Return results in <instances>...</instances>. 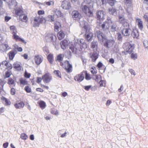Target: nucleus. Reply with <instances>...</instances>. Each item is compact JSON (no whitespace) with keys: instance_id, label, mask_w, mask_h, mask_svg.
<instances>
[{"instance_id":"obj_1","label":"nucleus","mask_w":148,"mask_h":148,"mask_svg":"<svg viewBox=\"0 0 148 148\" xmlns=\"http://www.w3.org/2000/svg\"><path fill=\"white\" fill-rule=\"evenodd\" d=\"M78 42H76L74 43V45H72L70 47L69 49L71 50L75 54L79 53L82 48H87V45L84 42V40L81 39Z\"/></svg>"},{"instance_id":"obj_2","label":"nucleus","mask_w":148,"mask_h":148,"mask_svg":"<svg viewBox=\"0 0 148 148\" xmlns=\"http://www.w3.org/2000/svg\"><path fill=\"white\" fill-rule=\"evenodd\" d=\"M80 23V25L82 24L84 25L83 27H84L86 31L85 34V37L86 39L88 41H91L93 37V34L90 31V29L88 23L84 21L81 23Z\"/></svg>"},{"instance_id":"obj_3","label":"nucleus","mask_w":148,"mask_h":148,"mask_svg":"<svg viewBox=\"0 0 148 148\" xmlns=\"http://www.w3.org/2000/svg\"><path fill=\"white\" fill-rule=\"evenodd\" d=\"M134 44H130L129 42H127L125 43L123 45V47L126 51V52L123 51L122 53H124L125 55L127 54L126 53H128L129 54L131 53L134 49Z\"/></svg>"},{"instance_id":"obj_4","label":"nucleus","mask_w":148,"mask_h":148,"mask_svg":"<svg viewBox=\"0 0 148 148\" xmlns=\"http://www.w3.org/2000/svg\"><path fill=\"white\" fill-rule=\"evenodd\" d=\"M111 23H112V20L110 17H108L106 21L101 25V27L103 31L106 32H108Z\"/></svg>"},{"instance_id":"obj_5","label":"nucleus","mask_w":148,"mask_h":148,"mask_svg":"<svg viewBox=\"0 0 148 148\" xmlns=\"http://www.w3.org/2000/svg\"><path fill=\"white\" fill-rule=\"evenodd\" d=\"M10 28L11 32L13 34V36L14 38L16 40H18L19 41H21L23 43L25 44L26 42L22 38H20L18 36L16 35L17 33L16 28L14 26H11L10 27Z\"/></svg>"},{"instance_id":"obj_6","label":"nucleus","mask_w":148,"mask_h":148,"mask_svg":"<svg viewBox=\"0 0 148 148\" xmlns=\"http://www.w3.org/2000/svg\"><path fill=\"white\" fill-rule=\"evenodd\" d=\"M81 7L83 12L87 16L90 17L93 16L92 12L91 11L88 5H84L82 3Z\"/></svg>"},{"instance_id":"obj_7","label":"nucleus","mask_w":148,"mask_h":148,"mask_svg":"<svg viewBox=\"0 0 148 148\" xmlns=\"http://www.w3.org/2000/svg\"><path fill=\"white\" fill-rule=\"evenodd\" d=\"M45 39L47 42H53V45H55L56 43L54 41L56 40V37L53 34L51 33L47 34L45 37Z\"/></svg>"},{"instance_id":"obj_8","label":"nucleus","mask_w":148,"mask_h":148,"mask_svg":"<svg viewBox=\"0 0 148 148\" xmlns=\"http://www.w3.org/2000/svg\"><path fill=\"white\" fill-rule=\"evenodd\" d=\"M64 63L67 66H63V67L65 69L67 73H71L73 69L72 64L68 61H66Z\"/></svg>"},{"instance_id":"obj_9","label":"nucleus","mask_w":148,"mask_h":148,"mask_svg":"<svg viewBox=\"0 0 148 148\" xmlns=\"http://www.w3.org/2000/svg\"><path fill=\"white\" fill-rule=\"evenodd\" d=\"M119 21L121 23L124 27H127L129 23L127 22V20L123 16L119 15Z\"/></svg>"},{"instance_id":"obj_10","label":"nucleus","mask_w":148,"mask_h":148,"mask_svg":"<svg viewBox=\"0 0 148 148\" xmlns=\"http://www.w3.org/2000/svg\"><path fill=\"white\" fill-rule=\"evenodd\" d=\"M104 42V46L107 48H109L111 47L114 42L113 40L105 39Z\"/></svg>"},{"instance_id":"obj_11","label":"nucleus","mask_w":148,"mask_h":148,"mask_svg":"<svg viewBox=\"0 0 148 148\" xmlns=\"http://www.w3.org/2000/svg\"><path fill=\"white\" fill-rule=\"evenodd\" d=\"M42 79L45 83H48L52 79V77L49 73H46L42 77Z\"/></svg>"},{"instance_id":"obj_12","label":"nucleus","mask_w":148,"mask_h":148,"mask_svg":"<svg viewBox=\"0 0 148 148\" xmlns=\"http://www.w3.org/2000/svg\"><path fill=\"white\" fill-rule=\"evenodd\" d=\"M104 12L102 10H99L96 13V17L97 20L103 21L104 18Z\"/></svg>"},{"instance_id":"obj_13","label":"nucleus","mask_w":148,"mask_h":148,"mask_svg":"<svg viewBox=\"0 0 148 148\" xmlns=\"http://www.w3.org/2000/svg\"><path fill=\"white\" fill-rule=\"evenodd\" d=\"M96 35L97 36L99 40L100 41L103 42L106 39L104 35L100 31L96 32Z\"/></svg>"},{"instance_id":"obj_14","label":"nucleus","mask_w":148,"mask_h":148,"mask_svg":"<svg viewBox=\"0 0 148 148\" xmlns=\"http://www.w3.org/2000/svg\"><path fill=\"white\" fill-rule=\"evenodd\" d=\"M61 7L63 9L66 10L70 9L71 8L70 2L66 1H64L62 2Z\"/></svg>"},{"instance_id":"obj_15","label":"nucleus","mask_w":148,"mask_h":148,"mask_svg":"<svg viewBox=\"0 0 148 148\" xmlns=\"http://www.w3.org/2000/svg\"><path fill=\"white\" fill-rule=\"evenodd\" d=\"M84 74L83 73L76 75L74 77V79L79 82H81L84 79Z\"/></svg>"},{"instance_id":"obj_16","label":"nucleus","mask_w":148,"mask_h":148,"mask_svg":"<svg viewBox=\"0 0 148 148\" xmlns=\"http://www.w3.org/2000/svg\"><path fill=\"white\" fill-rule=\"evenodd\" d=\"M10 49L8 44H2L0 45V51L1 53L6 52Z\"/></svg>"},{"instance_id":"obj_17","label":"nucleus","mask_w":148,"mask_h":148,"mask_svg":"<svg viewBox=\"0 0 148 148\" xmlns=\"http://www.w3.org/2000/svg\"><path fill=\"white\" fill-rule=\"evenodd\" d=\"M14 106L16 109H21L24 107V103L22 101H17Z\"/></svg>"},{"instance_id":"obj_18","label":"nucleus","mask_w":148,"mask_h":148,"mask_svg":"<svg viewBox=\"0 0 148 148\" xmlns=\"http://www.w3.org/2000/svg\"><path fill=\"white\" fill-rule=\"evenodd\" d=\"M41 16H37L35 17L34 20V27H38L40 23V18Z\"/></svg>"},{"instance_id":"obj_19","label":"nucleus","mask_w":148,"mask_h":148,"mask_svg":"<svg viewBox=\"0 0 148 148\" xmlns=\"http://www.w3.org/2000/svg\"><path fill=\"white\" fill-rule=\"evenodd\" d=\"M35 61L37 65L40 64L42 62L43 58L40 55L36 56L34 58Z\"/></svg>"},{"instance_id":"obj_20","label":"nucleus","mask_w":148,"mask_h":148,"mask_svg":"<svg viewBox=\"0 0 148 148\" xmlns=\"http://www.w3.org/2000/svg\"><path fill=\"white\" fill-rule=\"evenodd\" d=\"M126 4L127 11L128 13H130L133 10V8L131 4V1L130 3H125Z\"/></svg>"},{"instance_id":"obj_21","label":"nucleus","mask_w":148,"mask_h":148,"mask_svg":"<svg viewBox=\"0 0 148 148\" xmlns=\"http://www.w3.org/2000/svg\"><path fill=\"white\" fill-rule=\"evenodd\" d=\"M90 57L92 59V61L95 62L98 58V54L96 51H94L93 53L90 54Z\"/></svg>"},{"instance_id":"obj_22","label":"nucleus","mask_w":148,"mask_h":148,"mask_svg":"<svg viewBox=\"0 0 148 148\" xmlns=\"http://www.w3.org/2000/svg\"><path fill=\"white\" fill-rule=\"evenodd\" d=\"M68 41L66 40H64L60 43L61 48L64 50L66 49L68 47Z\"/></svg>"},{"instance_id":"obj_23","label":"nucleus","mask_w":148,"mask_h":148,"mask_svg":"<svg viewBox=\"0 0 148 148\" xmlns=\"http://www.w3.org/2000/svg\"><path fill=\"white\" fill-rule=\"evenodd\" d=\"M17 5V3L15 0H11L9 3V5L10 8L15 9Z\"/></svg>"},{"instance_id":"obj_24","label":"nucleus","mask_w":148,"mask_h":148,"mask_svg":"<svg viewBox=\"0 0 148 148\" xmlns=\"http://www.w3.org/2000/svg\"><path fill=\"white\" fill-rule=\"evenodd\" d=\"M136 21L137 23V25L139 28L141 30H142L143 28V21L141 19L139 18H136Z\"/></svg>"},{"instance_id":"obj_25","label":"nucleus","mask_w":148,"mask_h":148,"mask_svg":"<svg viewBox=\"0 0 148 148\" xmlns=\"http://www.w3.org/2000/svg\"><path fill=\"white\" fill-rule=\"evenodd\" d=\"M16 53L15 51L12 50L9 52L8 54L9 59L10 60H13Z\"/></svg>"},{"instance_id":"obj_26","label":"nucleus","mask_w":148,"mask_h":148,"mask_svg":"<svg viewBox=\"0 0 148 148\" xmlns=\"http://www.w3.org/2000/svg\"><path fill=\"white\" fill-rule=\"evenodd\" d=\"M15 14L19 16L22 15L23 14V12L22 8H19L16 9L15 10Z\"/></svg>"},{"instance_id":"obj_27","label":"nucleus","mask_w":148,"mask_h":148,"mask_svg":"<svg viewBox=\"0 0 148 148\" xmlns=\"http://www.w3.org/2000/svg\"><path fill=\"white\" fill-rule=\"evenodd\" d=\"M72 16L73 18H80L81 17V14L79 13L77 11H73L72 12Z\"/></svg>"},{"instance_id":"obj_28","label":"nucleus","mask_w":148,"mask_h":148,"mask_svg":"<svg viewBox=\"0 0 148 148\" xmlns=\"http://www.w3.org/2000/svg\"><path fill=\"white\" fill-rule=\"evenodd\" d=\"M13 66V67L17 70L20 71L21 70V65L17 62L14 63Z\"/></svg>"},{"instance_id":"obj_29","label":"nucleus","mask_w":148,"mask_h":148,"mask_svg":"<svg viewBox=\"0 0 148 148\" xmlns=\"http://www.w3.org/2000/svg\"><path fill=\"white\" fill-rule=\"evenodd\" d=\"M54 12L58 17H62L63 14L59 9L55 8L54 9Z\"/></svg>"},{"instance_id":"obj_30","label":"nucleus","mask_w":148,"mask_h":148,"mask_svg":"<svg viewBox=\"0 0 148 148\" xmlns=\"http://www.w3.org/2000/svg\"><path fill=\"white\" fill-rule=\"evenodd\" d=\"M8 84L10 86H14L15 85V83L14 80L12 78H10L8 79Z\"/></svg>"},{"instance_id":"obj_31","label":"nucleus","mask_w":148,"mask_h":148,"mask_svg":"<svg viewBox=\"0 0 148 148\" xmlns=\"http://www.w3.org/2000/svg\"><path fill=\"white\" fill-rule=\"evenodd\" d=\"M110 25V29L112 32H114L116 30L117 25L115 23L112 22V23H111Z\"/></svg>"},{"instance_id":"obj_32","label":"nucleus","mask_w":148,"mask_h":148,"mask_svg":"<svg viewBox=\"0 0 148 148\" xmlns=\"http://www.w3.org/2000/svg\"><path fill=\"white\" fill-rule=\"evenodd\" d=\"M54 15H49L46 18L47 21H54L55 20Z\"/></svg>"},{"instance_id":"obj_33","label":"nucleus","mask_w":148,"mask_h":148,"mask_svg":"<svg viewBox=\"0 0 148 148\" xmlns=\"http://www.w3.org/2000/svg\"><path fill=\"white\" fill-rule=\"evenodd\" d=\"M64 56L62 54H59L58 55L56 58V61L59 62H61L63 60Z\"/></svg>"},{"instance_id":"obj_34","label":"nucleus","mask_w":148,"mask_h":148,"mask_svg":"<svg viewBox=\"0 0 148 148\" xmlns=\"http://www.w3.org/2000/svg\"><path fill=\"white\" fill-rule=\"evenodd\" d=\"M122 34L125 36H128L130 35L129 30L127 28H123L122 30Z\"/></svg>"},{"instance_id":"obj_35","label":"nucleus","mask_w":148,"mask_h":148,"mask_svg":"<svg viewBox=\"0 0 148 148\" xmlns=\"http://www.w3.org/2000/svg\"><path fill=\"white\" fill-rule=\"evenodd\" d=\"M19 19L22 21L25 22H26L28 20L27 16L23 14L19 16Z\"/></svg>"},{"instance_id":"obj_36","label":"nucleus","mask_w":148,"mask_h":148,"mask_svg":"<svg viewBox=\"0 0 148 148\" xmlns=\"http://www.w3.org/2000/svg\"><path fill=\"white\" fill-rule=\"evenodd\" d=\"M132 35L133 37L137 38L138 36V33L137 30H134L132 33Z\"/></svg>"},{"instance_id":"obj_37","label":"nucleus","mask_w":148,"mask_h":148,"mask_svg":"<svg viewBox=\"0 0 148 148\" xmlns=\"http://www.w3.org/2000/svg\"><path fill=\"white\" fill-rule=\"evenodd\" d=\"M47 59L51 64H52L53 61V55L51 54H50L47 56Z\"/></svg>"},{"instance_id":"obj_38","label":"nucleus","mask_w":148,"mask_h":148,"mask_svg":"<svg viewBox=\"0 0 148 148\" xmlns=\"http://www.w3.org/2000/svg\"><path fill=\"white\" fill-rule=\"evenodd\" d=\"M58 36L59 40H61L64 37V34L62 31H60L58 34Z\"/></svg>"},{"instance_id":"obj_39","label":"nucleus","mask_w":148,"mask_h":148,"mask_svg":"<svg viewBox=\"0 0 148 148\" xmlns=\"http://www.w3.org/2000/svg\"><path fill=\"white\" fill-rule=\"evenodd\" d=\"M61 26L60 23L59 22H56L55 24V30L57 32Z\"/></svg>"},{"instance_id":"obj_40","label":"nucleus","mask_w":148,"mask_h":148,"mask_svg":"<svg viewBox=\"0 0 148 148\" xmlns=\"http://www.w3.org/2000/svg\"><path fill=\"white\" fill-rule=\"evenodd\" d=\"M1 99L3 100V102L5 103V105H8L10 104L11 102L5 97H1Z\"/></svg>"},{"instance_id":"obj_41","label":"nucleus","mask_w":148,"mask_h":148,"mask_svg":"<svg viewBox=\"0 0 148 148\" xmlns=\"http://www.w3.org/2000/svg\"><path fill=\"white\" fill-rule=\"evenodd\" d=\"M109 12L110 14L112 15L116 14V10L113 8H110L109 9Z\"/></svg>"},{"instance_id":"obj_42","label":"nucleus","mask_w":148,"mask_h":148,"mask_svg":"<svg viewBox=\"0 0 148 148\" xmlns=\"http://www.w3.org/2000/svg\"><path fill=\"white\" fill-rule=\"evenodd\" d=\"M97 42L95 41H92L91 44V47L95 49V50H97Z\"/></svg>"},{"instance_id":"obj_43","label":"nucleus","mask_w":148,"mask_h":148,"mask_svg":"<svg viewBox=\"0 0 148 148\" xmlns=\"http://www.w3.org/2000/svg\"><path fill=\"white\" fill-rule=\"evenodd\" d=\"M39 105L42 109L45 108L46 106V104L45 102L42 101H40L39 103Z\"/></svg>"},{"instance_id":"obj_44","label":"nucleus","mask_w":148,"mask_h":148,"mask_svg":"<svg viewBox=\"0 0 148 148\" xmlns=\"http://www.w3.org/2000/svg\"><path fill=\"white\" fill-rule=\"evenodd\" d=\"M13 47H14V49L15 50H17L18 51L21 52L22 51V48L21 47H19L17 45H13Z\"/></svg>"},{"instance_id":"obj_45","label":"nucleus","mask_w":148,"mask_h":148,"mask_svg":"<svg viewBox=\"0 0 148 148\" xmlns=\"http://www.w3.org/2000/svg\"><path fill=\"white\" fill-rule=\"evenodd\" d=\"M20 81L21 84L24 85H26L28 84L27 82L25 79L21 78L20 79Z\"/></svg>"},{"instance_id":"obj_46","label":"nucleus","mask_w":148,"mask_h":148,"mask_svg":"<svg viewBox=\"0 0 148 148\" xmlns=\"http://www.w3.org/2000/svg\"><path fill=\"white\" fill-rule=\"evenodd\" d=\"M12 74V73L11 71H7L5 73L4 78L9 77Z\"/></svg>"},{"instance_id":"obj_47","label":"nucleus","mask_w":148,"mask_h":148,"mask_svg":"<svg viewBox=\"0 0 148 148\" xmlns=\"http://www.w3.org/2000/svg\"><path fill=\"white\" fill-rule=\"evenodd\" d=\"M21 138L24 140H26L28 138L27 136L25 133H22L21 135Z\"/></svg>"},{"instance_id":"obj_48","label":"nucleus","mask_w":148,"mask_h":148,"mask_svg":"<svg viewBox=\"0 0 148 148\" xmlns=\"http://www.w3.org/2000/svg\"><path fill=\"white\" fill-rule=\"evenodd\" d=\"M96 1L97 5H101V4L104 3V0H96Z\"/></svg>"},{"instance_id":"obj_49","label":"nucleus","mask_w":148,"mask_h":148,"mask_svg":"<svg viewBox=\"0 0 148 148\" xmlns=\"http://www.w3.org/2000/svg\"><path fill=\"white\" fill-rule=\"evenodd\" d=\"M54 73L57 76L61 78V74L60 72L58 70H55L54 71Z\"/></svg>"},{"instance_id":"obj_50","label":"nucleus","mask_w":148,"mask_h":148,"mask_svg":"<svg viewBox=\"0 0 148 148\" xmlns=\"http://www.w3.org/2000/svg\"><path fill=\"white\" fill-rule=\"evenodd\" d=\"M83 73H84V74H85V79L86 80H88L91 79L90 76V75L89 74H88L86 72H84Z\"/></svg>"},{"instance_id":"obj_51","label":"nucleus","mask_w":148,"mask_h":148,"mask_svg":"<svg viewBox=\"0 0 148 148\" xmlns=\"http://www.w3.org/2000/svg\"><path fill=\"white\" fill-rule=\"evenodd\" d=\"M131 57L132 59L135 60L137 58V55L136 53H132L131 55Z\"/></svg>"},{"instance_id":"obj_52","label":"nucleus","mask_w":148,"mask_h":148,"mask_svg":"<svg viewBox=\"0 0 148 148\" xmlns=\"http://www.w3.org/2000/svg\"><path fill=\"white\" fill-rule=\"evenodd\" d=\"M46 21V19L43 17L42 16H41V17L40 18V23H44Z\"/></svg>"},{"instance_id":"obj_53","label":"nucleus","mask_w":148,"mask_h":148,"mask_svg":"<svg viewBox=\"0 0 148 148\" xmlns=\"http://www.w3.org/2000/svg\"><path fill=\"white\" fill-rule=\"evenodd\" d=\"M25 91L28 92L29 93L31 92V90L28 86H26L25 88Z\"/></svg>"},{"instance_id":"obj_54","label":"nucleus","mask_w":148,"mask_h":148,"mask_svg":"<svg viewBox=\"0 0 148 148\" xmlns=\"http://www.w3.org/2000/svg\"><path fill=\"white\" fill-rule=\"evenodd\" d=\"M99 84H100V86H104L106 84V81H105L101 80L99 82Z\"/></svg>"},{"instance_id":"obj_55","label":"nucleus","mask_w":148,"mask_h":148,"mask_svg":"<svg viewBox=\"0 0 148 148\" xmlns=\"http://www.w3.org/2000/svg\"><path fill=\"white\" fill-rule=\"evenodd\" d=\"M51 112L52 114H54L56 115H58L59 114L58 112V110L55 111L54 110H52L51 111Z\"/></svg>"},{"instance_id":"obj_56","label":"nucleus","mask_w":148,"mask_h":148,"mask_svg":"<svg viewBox=\"0 0 148 148\" xmlns=\"http://www.w3.org/2000/svg\"><path fill=\"white\" fill-rule=\"evenodd\" d=\"M92 70H91L90 71L91 73L93 75L96 74L97 73V71L95 68V67L94 69L92 68Z\"/></svg>"},{"instance_id":"obj_57","label":"nucleus","mask_w":148,"mask_h":148,"mask_svg":"<svg viewBox=\"0 0 148 148\" xmlns=\"http://www.w3.org/2000/svg\"><path fill=\"white\" fill-rule=\"evenodd\" d=\"M115 0H113L112 1H108V3L111 6H113L114 5V3L115 1Z\"/></svg>"},{"instance_id":"obj_58","label":"nucleus","mask_w":148,"mask_h":148,"mask_svg":"<svg viewBox=\"0 0 148 148\" xmlns=\"http://www.w3.org/2000/svg\"><path fill=\"white\" fill-rule=\"evenodd\" d=\"M43 50L45 53L47 54L49 53V50L47 47H44L43 48Z\"/></svg>"},{"instance_id":"obj_59","label":"nucleus","mask_w":148,"mask_h":148,"mask_svg":"<svg viewBox=\"0 0 148 148\" xmlns=\"http://www.w3.org/2000/svg\"><path fill=\"white\" fill-rule=\"evenodd\" d=\"M117 34V39L120 41L122 39V36L121 34L120 33H118Z\"/></svg>"},{"instance_id":"obj_60","label":"nucleus","mask_w":148,"mask_h":148,"mask_svg":"<svg viewBox=\"0 0 148 148\" xmlns=\"http://www.w3.org/2000/svg\"><path fill=\"white\" fill-rule=\"evenodd\" d=\"M5 66L7 68H9V69H11L12 68V64L8 62L7 63Z\"/></svg>"},{"instance_id":"obj_61","label":"nucleus","mask_w":148,"mask_h":148,"mask_svg":"<svg viewBox=\"0 0 148 148\" xmlns=\"http://www.w3.org/2000/svg\"><path fill=\"white\" fill-rule=\"evenodd\" d=\"M129 71L131 74L133 75L134 76L135 75V72L134 70H133V69H129Z\"/></svg>"},{"instance_id":"obj_62","label":"nucleus","mask_w":148,"mask_h":148,"mask_svg":"<svg viewBox=\"0 0 148 148\" xmlns=\"http://www.w3.org/2000/svg\"><path fill=\"white\" fill-rule=\"evenodd\" d=\"M45 12L44 10H39L38 12V16H41L44 14Z\"/></svg>"},{"instance_id":"obj_63","label":"nucleus","mask_w":148,"mask_h":148,"mask_svg":"<svg viewBox=\"0 0 148 148\" xmlns=\"http://www.w3.org/2000/svg\"><path fill=\"white\" fill-rule=\"evenodd\" d=\"M101 77L100 75H95V80L96 81H98L99 80Z\"/></svg>"},{"instance_id":"obj_64","label":"nucleus","mask_w":148,"mask_h":148,"mask_svg":"<svg viewBox=\"0 0 148 148\" xmlns=\"http://www.w3.org/2000/svg\"><path fill=\"white\" fill-rule=\"evenodd\" d=\"M10 91H11V93L12 95H14V94H15L16 93V90H15V89L14 88H11Z\"/></svg>"}]
</instances>
